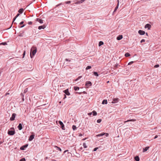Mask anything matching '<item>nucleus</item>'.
Returning <instances> with one entry per match:
<instances>
[{"label": "nucleus", "mask_w": 161, "mask_h": 161, "mask_svg": "<svg viewBox=\"0 0 161 161\" xmlns=\"http://www.w3.org/2000/svg\"><path fill=\"white\" fill-rule=\"evenodd\" d=\"M37 51L36 47H32L31 50L30 56L31 58H32L35 55Z\"/></svg>", "instance_id": "f257e3e1"}, {"label": "nucleus", "mask_w": 161, "mask_h": 161, "mask_svg": "<svg viewBox=\"0 0 161 161\" xmlns=\"http://www.w3.org/2000/svg\"><path fill=\"white\" fill-rule=\"evenodd\" d=\"M15 133L14 129L13 127L11 128L8 132V134L9 135H13L15 134Z\"/></svg>", "instance_id": "f03ea898"}, {"label": "nucleus", "mask_w": 161, "mask_h": 161, "mask_svg": "<svg viewBox=\"0 0 161 161\" xmlns=\"http://www.w3.org/2000/svg\"><path fill=\"white\" fill-rule=\"evenodd\" d=\"M92 85V83L91 81H87L86 82L85 86L86 87H89Z\"/></svg>", "instance_id": "7ed1b4c3"}, {"label": "nucleus", "mask_w": 161, "mask_h": 161, "mask_svg": "<svg viewBox=\"0 0 161 161\" xmlns=\"http://www.w3.org/2000/svg\"><path fill=\"white\" fill-rule=\"evenodd\" d=\"M105 135L106 136V137H108V133H103L101 134H99L98 135H97V136H102L103 135Z\"/></svg>", "instance_id": "20e7f679"}, {"label": "nucleus", "mask_w": 161, "mask_h": 161, "mask_svg": "<svg viewBox=\"0 0 161 161\" xmlns=\"http://www.w3.org/2000/svg\"><path fill=\"white\" fill-rule=\"evenodd\" d=\"M16 114L15 113H13L12 114V116L10 118V120L11 121H13L15 119V118L16 116Z\"/></svg>", "instance_id": "39448f33"}, {"label": "nucleus", "mask_w": 161, "mask_h": 161, "mask_svg": "<svg viewBox=\"0 0 161 161\" xmlns=\"http://www.w3.org/2000/svg\"><path fill=\"white\" fill-rule=\"evenodd\" d=\"M59 124L61 126V127L62 129L63 130H65L64 125L63 123L60 121L59 122Z\"/></svg>", "instance_id": "423d86ee"}, {"label": "nucleus", "mask_w": 161, "mask_h": 161, "mask_svg": "<svg viewBox=\"0 0 161 161\" xmlns=\"http://www.w3.org/2000/svg\"><path fill=\"white\" fill-rule=\"evenodd\" d=\"M119 99L118 98H114L113 99V101L111 103H117L118 102Z\"/></svg>", "instance_id": "0eeeda50"}, {"label": "nucleus", "mask_w": 161, "mask_h": 161, "mask_svg": "<svg viewBox=\"0 0 161 161\" xmlns=\"http://www.w3.org/2000/svg\"><path fill=\"white\" fill-rule=\"evenodd\" d=\"M138 33L140 35H143L145 33L144 31L141 30H139L138 31Z\"/></svg>", "instance_id": "6e6552de"}, {"label": "nucleus", "mask_w": 161, "mask_h": 161, "mask_svg": "<svg viewBox=\"0 0 161 161\" xmlns=\"http://www.w3.org/2000/svg\"><path fill=\"white\" fill-rule=\"evenodd\" d=\"M151 26L149 24H147L145 26V28H147L148 30H150L151 28Z\"/></svg>", "instance_id": "1a4fd4ad"}, {"label": "nucleus", "mask_w": 161, "mask_h": 161, "mask_svg": "<svg viewBox=\"0 0 161 161\" xmlns=\"http://www.w3.org/2000/svg\"><path fill=\"white\" fill-rule=\"evenodd\" d=\"M64 92L65 93V94L67 95H70V93L69 92V90L68 89H67L64 91Z\"/></svg>", "instance_id": "9d476101"}, {"label": "nucleus", "mask_w": 161, "mask_h": 161, "mask_svg": "<svg viewBox=\"0 0 161 161\" xmlns=\"http://www.w3.org/2000/svg\"><path fill=\"white\" fill-rule=\"evenodd\" d=\"M28 146V145L27 144L23 146L20 147V149L21 150H24L25 148L27 147Z\"/></svg>", "instance_id": "9b49d317"}, {"label": "nucleus", "mask_w": 161, "mask_h": 161, "mask_svg": "<svg viewBox=\"0 0 161 161\" xmlns=\"http://www.w3.org/2000/svg\"><path fill=\"white\" fill-rule=\"evenodd\" d=\"M123 38V36L122 35H119L117 37V39L118 40H121Z\"/></svg>", "instance_id": "f8f14e48"}, {"label": "nucleus", "mask_w": 161, "mask_h": 161, "mask_svg": "<svg viewBox=\"0 0 161 161\" xmlns=\"http://www.w3.org/2000/svg\"><path fill=\"white\" fill-rule=\"evenodd\" d=\"M34 135H31L29 139V140L30 141H32L34 138Z\"/></svg>", "instance_id": "ddd939ff"}, {"label": "nucleus", "mask_w": 161, "mask_h": 161, "mask_svg": "<svg viewBox=\"0 0 161 161\" xmlns=\"http://www.w3.org/2000/svg\"><path fill=\"white\" fill-rule=\"evenodd\" d=\"M36 20L40 23L42 24L43 23V20L42 19L37 18L36 19Z\"/></svg>", "instance_id": "4468645a"}, {"label": "nucleus", "mask_w": 161, "mask_h": 161, "mask_svg": "<svg viewBox=\"0 0 161 161\" xmlns=\"http://www.w3.org/2000/svg\"><path fill=\"white\" fill-rule=\"evenodd\" d=\"M18 127L19 130H22V126L21 124H19Z\"/></svg>", "instance_id": "2eb2a0df"}, {"label": "nucleus", "mask_w": 161, "mask_h": 161, "mask_svg": "<svg viewBox=\"0 0 161 161\" xmlns=\"http://www.w3.org/2000/svg\"><path fill=\"white\" fill-rule=\"evenodd\" d=\"M149 147H146L145 148H143V152H145L147 151L149 148Z\"/></svg>", "instance_id": "dca6fc26"}, {"label": "nucleus", "mask_w": 161, "mask_h": 161, "mask_svg": "<svg viewBox=\"0 0 161 161\" xmlns=\"http://www.w3.org/2000/svg\"><path fill=\"white\" fill-rule=\"evenodd\" d=\"M45 28V26L43 25L42 26H41L38 27V29L39 30H41L42 29H44Z\"/></svg>", "instance_id": "f3484780"}, {"label": "nucleus", "mask_w": 161, "mask_h": 161, "mask_svg": "<svg viewBox=\"0 0 161 161\" xmlns=\"http://www.w3.org/2000/svg\"><path fill=\"white\" fill-rule=\"evenodd\" d=\"M136 120V119H131L130 120H128L126 121H125L124 122V123H126V122H129V121H135Z\"/></svg>", "instance_id": "a211bd4d"}, {"label": "nucleus", "mask_w": 161, "mask_h": 161, "mask_svg": "<svg viewBox=\"0 0 161 161\" xmlns=\"http://www.w3.org/2000/svg\"><path fill=\"white\" fill-rule=\"evenodd\" d=\"M107 100H104L102 102V104H107Z\"/></svg>", "instance_id": "6ab92c4d"}, {"label": "nucleus", "mask_w": 161, "mask_h": 161, "mask_svg": "<svg viewBox=\"0 0 161 161\" xmlns=\"http://www.w3.org/2000/svg\"><path fill=\"white\" fill-rule=\"evenodd\" d=\"M135 160L136 161H139L140 159L138 156H136L135 158Z\"/></svg>", "instance_id": "aec40b11"}, {"label": "nucleus", "mask_w": 161, "mask_h": 161, "mask_svg": "<svg viewBox=\"0 0 161 161\" xmlns=\"http://www.w3.org/2000/svg\"><path fill=\"white\" fill-rule=\"evenodd\" d=\"M23 10H24L23 8H20L18 12L19 13L21 14L23 12Z\"/></svg>", "instance_id": "412c9836"}, {"label": "nucleus", "mask_w": 161, "mask_h": 161, "mask_svg": "<svg viewBox=\"0 0 161 161\" xmlns=\"http://www.w3.org/2000/svg\"><path fill=\"white\" fill-rule=\"evenodd\" d=\"M19 15V14H18L14 18L13 20V23L14 22V20H15L16 18Z\"/></svg>", "instance_id": "4be33fe9"}, {"label": "nucleus", "mask_w": 161, "mask_h": 161, "mask_svg": "<svg viewBox=\"0 0 161 161\" xmlns=\"http://www.w3.org/2000/svg\"><path fill=\"white\" fill-rule=\"evenodd\" d=\"M93 115L96 116L97 115V113L95 111H93L92 112Z\"/></svg>", "instance_id": "5701e85b"}, {"label": "nucleus", "mask_w": 161, "mask_h": 161, "mask_svg": "<svg viewBox=\"0 0 161 161\" xmlns=\"http://www.w3.org/2000/svg\"><path fill=\"white\" fill-rule=\"evenodd\" d=\"M103 44V42L102 41H100L98 45L99 46H100Z\"/></svg>", "instance_id": "b1692460"}, {"label": "nucleus", "mask_w": 161, "mask_h": 161, "mask_svg": "<svg viewBox=\"0 0 161 161\" xmlns=\"http://www.w3.org/2000/svg\"><path fill=\"white\" fill-rule=\"evenodd\" d=\"M79 88L77 86H75L74 88V89L75 91H77L79 90Z\"/></svg>", "instance_id": "393cba45"}, {"label": "nucleus", "mask_w": 161, "mask_h": 161, "mask_svg": "<svg viewBox=\"0 0 161 161\" xmlns=\"http://www.w3.org/2000/svg\"><path fill=\"white\" fill-rule=\"evenodd\" d=\"M83 146L84 148H86L87 147V146L85 143H83Z\"/></svg>", "instance_id": "a878e982"}, {"label": "nucleus", "mask_w": 161, "mask_h": 161, "mask_svg": "<svg viewBox=\"0 0 161 161\" xmlns=\"http://www.w3.org/2000/svg\"><path fill=\"white\" fill-rule=\"evenodd\" d=\"M130 56V54L128 53H126L125 54V56L126 57H128Z\"/></svg>", "instance_id": "bb28decb"}, {"label": "nucleus", "mask_w": 161, "mask_h": 161, "mask_svg": "<svg viewBox=\"0 0 161 161\" xmlns=\"http://www.w3.org/2000/svg\"><path fill=\"white\" fill-rule=\"evenodd\" d=\"M93 74L95 75L96 76H98V74L97 72H93Z\"/></svg>", "instance_id": "cd10ccee"}, {"label": "nucleus", "mask_w": 161, "mask_h": 161, "mask_svg": "<svg viewBox=\"0 0 161 161\" xmlns=\"http://www.w3.org/2000/svg\"><path fill=\"white\" fill-rule=\"evenodd\" d=\"M118 7H119L118 4H117V6L115 8L114 10V12H115L116 11V10L118 8Z\"/></svg>", "instance_id": "c85d7f7f"}, {"label": "nucleus", "mask_w": 161, "mask_h": 161, "mask_svg": "<svg viewBox=\"0 0 161 161\" xmlns=\"http://www.w3.org/2000/svg\"><path fill=\"white\" fill-rule=\"evenodd\" d=\"M7 45V43L6 42H2L0 43V45Z\"/></svg>", "instance_id": "c756f323"}, {"label": "nucleus", "mask_w": 161, "mask_h": 161, "mask_svg": "<svg viewBox=\"0 0 161 161\" xmlns=\"http://www.w3.org/2000/svg\"><path fill=\"white\" fill-rule=\"evenodd\" d=\"M92 68L91 66H87L86 68V70H87L88 69H91Z\"/></svg>", "instance_id": "7c9ffc66"}, {"label": "nucleus", "mask_w": 161, "mask_h": 161, "mask_svg": "<svg viewBox=\"0 0 161 161\" xmlns=\"http://www.w3.org/2000/svg\"><path fill=\"white\" fill-rule=\"evenodd\" d=\"M56 147L57 148V150H59L60 152L61 151V149L60 148L57 146H56Z\"/></svg>", "instance_id": "2f4dec72"}, {"label": "nucleus", "mask_w": 161, "mask_h": 161, "mask_svg": "<svg viewBox=\"0 0 161 161\" xmlns=\"http://www.w3.org/2000/svg\"><path fill=\"white\" fill-rule=\"evenodd\" d=\"M72 129H73V130H75V129H76V126H75V125H73V126H72Z\"/></svg>", "instance_id": "473e14b6"}, {"label": "nucleus", "mask_w": 161, "mask_h": 161, "mask_svg": "<svg viewBox=\"0 0 161 161\" xmlns=\"http://www.w3.org/2000/svg\"><path fill=\"white\" fill-rule=\"evenodd\" d=\"M101 121L102 120L101 119H99L97 120V122L98 123H100L101 122Z\"/></svg>", "instance_id": "72a5a7b5"}, {"label": "nucleus", "mask_w": 161, "mask_h": 161, "mask_svg": "<svg viewBox=\"0 0 161 161\" xmlns=\"http://www.w3.org/2000/svg\"><path fill=\"white\" fill-rule=\"evenodd\" d=\"M19 161H26V160L25 158H23L20 159Z\"/></svg>", "instance_id": "f704fd0d"}, {"label": "nucleus", "mask_w": 161, "mask_h": 161, "mask_svg": "<svg viewBox=\"0 0 161 161\" xmlns=\"http://www.w3.org/2000/svg\"><path fill=\"white\" fill-rule=\"evenodd\" d=\"M159 67V64H156V65H155L154 66V67L155 68H158V67Z\"/></svg>", "instance_id": "c9c22d12"}, {"label": "nucleus", "mask_w": 161, "mask_h": 161, "mask_svg": "<svg viewBox=\"0 0 161 161\" xmlns=\"http://www.w3.org/2000/svg\"><path fill=\"white\" fill-rule=\"evenodd\" d=\"M145 40L144 39H143L141 41V43H142L143 42H145Z\"/></svg>", "instance_id": "e433bc0d"}, {"label": "nucleus", "mask_w": 161, "mask_h": 161, "mask_svg": "<svg viewBox=\"0 0 161 161\" xmlns=\"http://www.w3.org/2000/svg\"><path fill=\"white\" fill-rule=\"evenodd\" d=\"M81 77V76H80L78 77L75 80V81L78 80Z\"/></svg>", "instance_id": "4c0bfd02"}, {"label": "nucleus", "mask_w": 161, "mask_h": 161, "mask_svg": "<svg viewBox=\"0 0 161 161\" xmlns=\"http://www.w3.org/2000/svg\"><path fill=\"white\" fill-rule=\"evenodd\" d=\"M133 63V61L130 62L128 63V64L129 65H131V64H132V63Z\"/></svg>", "instance_id": "58836bf2"}, {"label": "nucleus", "mask_w": 161, "mask_h": 161, "mask_svg": "<svg viewBox=\"0 0 161 161\" xmlns=\"http://www.w3.org/2000/svg\"><path fill=\"white\" fill-rule=\"evenodd\" d=\"M98 149V147H95L93 150L94 151H96Z\"/></svg>", "instance_id": "ea45409f"}, {"label": "nucleus", "mask_w": 161, "mask_h": 161, "mask_svg": "<svg viewBox=\"0 0 161 161\" xmlns=\"http://www.w3.org/2000/svg\"><path fill=\"white\" fill-rule=\"evenodd\" d=\"M25 51L23 53V58L24 57V56L25 54Z\"/></svg>", "instance_id": "a19ab883"}, {"label": "nucleus", "mask_w": 161, "mask_h": 161, "mask_svg": "<svg viewBox=\"0 0 161 161\" xmlns=\"http://www.w3.org/2000/svg\"><path fill=\"white\" fill-rule=\"evenodd\" d=\"M84 0H81L80 1L79 3H83V2H84Z\"/></svg>", "instance_id": "79ce46f5"}, {"label": "nucleus", "mask_w": 161, "mask_h": 161, "mask_svg": "<svg viewBox=\"0 0 161 161\" xmlns=\"http://www.w3.org/2000/svg\"><path fill=\"white\" fill-rule=\"evenodd\" d=\"M92 113H88V115H91L92 114Z\"/></svg>", "instance_id": "37998d69"}, {"label": "nucleus", "mask_w": 161, "mask_h": 161, "mask_svg": "<svg viewBox=\"0 0 161 161\" xmlns=\"http://www.w3.org/2000/svg\"><path fill=\"white\" fill-rule=\"evenodd\" d=\"M23 23H24V22H23V21H22V22H21L19 24H20V25H22V24H23Z\"/></svg>", "instance_id": "c03bdc74"}, {"label": "nucleus", "mask_w": 161, "mask_h": 161, "mask_svg": "<svg viewBox=\"0 0 161 161\" xmlns=\"http://www.w3.org/2000/svg\"><path fill=\"white\" fill-rule=\"evenodd\" d=\"M29 24V25H31L32 24V22L31 21L29 22L28 23Z\"/></svg>", "instance_id": "a18cd8bd"}, {"label": "nucleus", "mask_w": 161, "mask_h": 161, "mask_svg": "<svg viewBox=\"0 0 161 161\" xmlns=\"http://www.w3.org/2000/svg\"><path fill=\"white\" fill-rule=\"evenodd\" d=\"M158 137V136L157 135H156L154 137V139H156V138H157Z\"/></svg>", "instance_id": "49530a36"}, {"label": "nucleus", "mask_w": 161, "mask_h": 161, "mask_svg": "<svg viewBox=\"0 0 161 161\" xmlns=\"http://www.w3.org/2000/svg\"><path fill=\"white\" fill-rule=\"evenodd\" d=\"M65 60H66V61H69V62H70V60H69L68 59H65Z\"/></svg>", "instance_id": "de8ad7c7"}, {"label": "nucleus", "mask_w": 161, "mask_h": 161, "mask_svg": "<svg viewBox=\"0 0 161 161\" xmlns=\"http://www.w3.org/2000/svg\"><path fill=\"white\" fill-rule=\"evenodd\" d=\"M70 3V1H68L67 2V3H68V4H69V3Z\"/></svg>", "instance_id": "09e8293b"}, {"label": "nucleus", "mask_w": 161, "mask_h": 161, "mask_svg": "<svg viewBox=\"0 0 161 161\" xmlns=\"http://www.w3.org/2000/svg\"><path fill=\"white\" fill-rule=\"evenodd\" d=\"M117 2H118L117 4H118V5H119V0H117Z\"/></svg>", "instance_id": "8fccbe9b"}, {"label": "nucleus", "mask_w": 161, "mask_h": 161, "mask_svg": "<svg viewBox=\"0 0 161 161\" xmlns=\"http://www.w3.org/2000/svg\"><path fill=\"white\" fill-rule=\"evenodd\" d=\"M82 136V134H80L79 135V136Z\"/></svg>", "instance_id": "3c124183"}, {"label": "nucleus", "mask_w": 161, "mask_h": 161, "mask_svg": "<svg viewBox=\"0 0 161 161\" xmlns=\"http://www.w3.org/2000/svg\"><path fill=\"white\" fill-rule=\"evenodd\" d=\"M68 150H65L64 152V153H65V152H66L68 151Z\"/></svg>", "instance_id": "603ef678"}, {"label": "nucleus", "mask_w": 161, "mask_h": 161, "mask_svg": "<svg viewBox=\"0 0 161 161\" xmlns=\"http://www.w3.org/2000/svg\"><path fill=\"white\" fill-rule=\"evenodd\" d=\"M66 96L65 95H64V99L66 98Z\"/></svg>", "instance_id": "864d4df0"}, {"label": "nucleus", "mask_w": 161, "mask_h": 161, "mask_svg": "<svg viewBox=\"0 0 161 161\" xmlns=\"http://www.w3.org/2000/svg\"><path fill=\"white\" fill-rule=\"evenodd\" d=\"M146 35L147 36H148V34L147 33H146Z\"/></svg>", "instance_id": "5fc2aeb1"}, {"label": "nucleus", "mask_w": 161, "mask_h": 161, "mask_svg": "<svg viewBox=\"0 0 161 161\" xmlns=\"http://www.w3.org/2000/svg\"><path fill=\"white\" fill-rule=\"evenodd\" d=\"M118 65L116 64L115 66V67H117Z\"/></svg>", "instance_id": "6e6d98bb"}, {"label": "nucleus", "mask_w": 161, "mask_h": 161, "mask_svg": "<svg viewBox=\"0 0 161 161\" xmlns=\"http://www.w3.org/2000/svg\"><path fill=\"white\" fill-rule=\"evenodd\" d=\"M26 92V91L25 90H24V93H25Z\"/></svg>", "instance_id": "4d7b16f0"}, {"label": "nucleus", "mask_w": 161, "mask_h": 161, "mask_svg": "<svg viewBox=\"0 0 161 161\" xmlns=\"http://www.w3.org/2000/svg\"><path fill=\"white\" fill-rule=\"evenodd\" d=\"M24 26V25H23V26H21V28H22V27H23Z\"/></svg>", "instance_id": "13d9d810"}, {"label": "nucleus", "mask_w": 161, "mask_h": 161, "mask_svg": "<svg viewBox=\"0 0 161 161\" xmlns=\"http://www.w3.org/2000/svg\"><path fill=\"white\" fill-rule=\"evenodd\" d=\"M86 139V138H85L83 139L82 140H85Z\"/></svg>", "instance_id": "bf43d9fd"}, {"label": "nucleus", "mask_w": 161, "mask_h": 161, "mask_svg": "<svg viewBox=\"0 0 161 161\" xmlns=\"http://www.w3.org/2000/svg\"><path fill=\"white\" fill-rule=\"evenodd\" d=\"M109 82V81H108L107 82V83H108Z\"/></svg>", "instance_id": "052dcab7"}, {"label": "nucleus", "mask_w": 161, "mask_h": 161, "mask_svg": "<svg viewBox=\"0 0 161 161\" xmlns=\"http://www.w3.org/2000/svg\"><path fill=\"white\" fill-rule=\"evenodd\" d=\"M80 149H82V147H81V148H80Z\"/></svg>", "instance_id": "680f3d73"}]
</instances>
